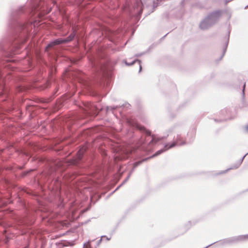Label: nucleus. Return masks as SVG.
<instances>
[{
    "instance_id": "f704fd0d",
    "label": "nucleus",
    "mask_w": 248,
    "mask_h": 248,
    "mask_svg": "<svg viewBox=\"0 0 248 248\" xmlns=\"http://www.w3.org/2000/svg\"><path fill=\"white\" fill-rule=\"evenodd\" d=\"M169 33H167L166 35H165L163 37H162V39H164L165 38V37L168 35Z\"/></svg>"
},
{
    "instance_id": "dca6fc26",
    "label": "nucleus",
    "mask_w": 248,
    "mask_h": 248,
    "mask_svg": "<svg viewBox=\"0 0 248 248\" xmlns=\"http://www.w3.org/2000/svg\"><path fill=\"white\" fill-rule=\"evenodd\" d=\"M169 146H170V143H166L165 144L164 148L162 149H161L157 151H156L154 155H153L152 156L149 157V159L157 156V155L161 154L162 153H164L166 151L168 150L170 148H169Z\"/></svg>"
},
{
    "instance_id": "b1692460",
    "label": "nucleus",
    "mask_w": 248,
    "mask_h": 248,
    "mask_svg": "<svg viewBox=\"0 0 248 248\" xmlns=\"http://www.w3.org/2000/svg\"><path fill=\"white\" fill-rule=\"evenodd\" d=\"M229 112V110H228V109H224V110H222L221 111V113L222 114H224L225 113L228 114Z\"/></svg>"
},
{
    "instance_id": "423d86ee",
    "label": "nucleus",
    "mask_w": 248,
    "mask_h": 248,
    "mask_svg": "<svg viewBox=\"0 0 248 248\" xmlns=\"http://www.w3.org/2000/svg\"><path fill=\"white\" fill-rule=\"evenodd\" d=\"M76 34V30L74 28H72V32L67 37L64 38H58L51 41L46 46L45 50L48 51L49 49L53 48L56 46L62 44H66L72 41L75 38Z\"/></svg>"
},
{
    "instance_id": "c85d7f7f",
    "label": "nucleus",
    "mask_w": 248,
    "mask_h": 248,
    "mask_svg": "<svg viewBox=\"0 0 248 248\" xmlns=\"http://www.w3.org/2000/svg\"><path fill=\"white\" fill-rule=\"evenodd\" d=\"M145 53H146V52H142V53H138V54H136L135 55V56H136V57H140V56H142V55H144V54H145Z\"/></svg>"
},
{
    "instance_id": "20e7f679",
    "label": "nucleus",
    "mask_w": 248,
    "mask_h": 248,
    "mask_svg": "<svg viewBox=\"0 0 248 248\" xmlns=\"http://www.w3.org/2000/svg\"><path fill=\"white\" fill-rule=\"evenodd\" d=\"M181 130V128L176 125H174L169 128L167 130V135L166 136L162 137L161 138H157L155 135L152 136V139L149 142V144H155L158 141L163 140V139L166 138L169 136V134L173 131L176 132L177 135L176 136L174 137L173 138V142L171 143H170V146H169V148H172L175 146H183L187 144L186 139L182 135V134L180 133V131Z\"/></svg>"
},
{
    "instance_id": "5701e85b",
    "label": "nucleus",
    "mask_w": 248,
    "mask_h": 248,
    "mask_svg": "<svg viewBox=\"0 0 248 248\" xmlns=\"http://www.w3.org/2000/svg\"><path fill=\"white\" fill-rule=\"evenodd\" d=\"M141 130H143L144 131V132L146 133V134L148 135V136H150L151 135V131H148L146 129H145L144 127H141L140 128Z\"/></svg>"
},
{
    "instance_id": "4c0bfd02",
    "label": "nucleus",
    "mask_w": 248,
    "mask_h": 248,
    "mask_svg": "<svg viewBox=\"0 0 248 248\" xmlns=\"http://www.w3.org/2000/svg\"><path fill=\"white\" fill-rule=\"evenodd\" d=\"M141 13H142V11H141V10H140V14H141Z\"/></svg>"
},
{
    "instance_id": "e433bc0d",
    "label": "nucleus",
    "mask_w": 248,
    "mask_h": 248,
    "mask_svg": "<svg viewBox=\"0 0 248 248\" xmlns=\"http://www.w3.org/2000/svg\"><path fill=\"white\" fill-rule=\"evenodd\" d=\"M21 90H22L21 88H19V91L20 92V91H21Z\"/></svg>"
},
{
    "instance_id": "4468645a",
    "label": "nucleus",
    "mask_w": 248,
    "mask_h": 248,
    "mask_svg": "<svg viewBox=\"0 0 248 248\" xmlns=\"http://www.w3.org/2000/svg\"><path fill=\"white\" fill-rule=\"evenodd\" d=\"M248 155V153H247L246 154H245L238 161H237L236 163H235L234 165H233L232 167L230 168H229L225 170H223L221 171V172H219L218 174H223L227 172L229 170L231 169H237L242 164L243 162L245 157Z\"/></svg>"
},
{
    "instance_id": "f8f14e48",
    "label": "nucleus",
    "mask_w": 248,
    "mask_h": 248,
    "mask_svg": "<svg viewBox=\"0 0 248 248\" xmlns=\"http://www.w3.org/2000/svg\"><path fill=\"white\" fill-rule=\"evenodd\" d=\"M85 108L84 109L85 113L87 114H91L94 113L95 111H97L98 108L94 106L93 104L91 103H87L85 105Z\"/></svg>"
},
{
    "instance_id": "a878e982",
    "label": "nucleus",
    "mask_w": 248,
    "mask_h": 248,
    "mask_svg": "<svg viewBox=\"0 0 248 248\" xmlns=\"http://www.w3.org/2000/svg\"><path fill=\"white\" fill-rule=\"evenodd\" d=\"M244 131L245 133L248 134V125H247L244 127Z\"/></svg>"
},
{
    "instance_id": "1a4fd4ad",
    "label": "nucleus",
    "mask_w": 248,
    "mask_h": 248,
    "mask_svg": "<svg viewBox=\"0 0 248 248\" xmlns=\"http://www.w3.org/2000/svg\"><path fill=\"white\" fill-rule=\"evenodd\" d=\"M222 13V11L221 10H216L209 13L206 17L214 25L219 20Z\"/></svg>"
},
{
    "instance_id": "6e6552de",
    "label": "nucleus",
    "mask_w": 248,
    "mask_h": 248,
    "mask_svg": "<svg viewBox=\"0 0 248 248\" xmlns=\"http://www.w3.org/2000/svg\"><path fill=\"white\" fill-rule=\"evenodd\" d=\"M29 237H28V245L24 247V248H28V247L31 246L33 247H36L40 243V238H37L36 235L33 233V232L31 231V232H29Z\"/></svg>"
},
{
    "instance_id": "ddd939ff",
    "label": "nucleus",
    "mask_w": 248,
    "mask_h": 248,
    "mask_svg": "<svg viewBox=\"0 0 248 248\" xmlns=\"http://www.w3.org/2000/svg\"><path fill=\"white\" fill-rule=\"evenodd\" d=\"M131 107V105L128 103H125V104H123L122 105H117V106H107L106 107V111L107 112L108 111H112V112L113 113V111L118 108H120L121 107L123 108H126L127 109L130 108V107Z\"/></svg>"
},
{
    "instance_id": "a211bd4d",
    "label": "nucleus",
    "mask_w": 248,
    "mask_h": 248,
    "mask_svg": "<svg viewBox=\"0 0 248 248\" xmlns=\"http://www.w3.org/2000/svg\"><path fill=\"white\" fill-rule=\"evenodd\" d=\"M229 36H230V32H229L228 36L227 37V41H226V42L225 44V45H224V48H223V50L222 54L220 56L219 60H221L223 58V57H224V55H225V53L226 52L227 48L228 47V43H229Z\"/></svg>"
},
{
    "instance_id": "72a5a7b5",
    "label": "nucleus",
    "mask_w": 248,
    "mask_h": 248,
    "mask_svg": "<svg viewBox=\"0 0 248 248\" xmlns=\"http://www.w3.org/2000/svg\"><path fill=\"white\" fill-rule=\"evenodd\" d=\"M135 168H134V167H133L132 169L130 171V172H129V173H131V175L132 174V173L134 172V170H135Z\"/></svg>"
},
{
    "instance_id": "c756f323",
    "label": "nucleus",
    "mask_w": 248,
    "mask_h": 248,
    "mask_svg": "<svg viewBox=\"0 0 248 248\" xmlns=\"http://www.w3.org/2000/svg\"><path fill=\"white\" fill-rule=\"evenodd\" d=\"M103 237H105V238H106V240H107V241H109V240H110V239H111V237H108V236H106V235H102V236H101V238H103Z\"/></svg>"
},
{
    "instance_id": "f3484780",
    "label": "nucleus",
    "mask_w": 248,
    "mask_h": 248,
    "mask_svg": "<svg viewBox=\"0 0 248 248\" xmlns=\"http://www.w3.org/2000/svg\"><path fill=\"white\" fill-rule=\"evenodd\" d=\"M125 64L127 66H131L133 64H134L136 62H139V64L140 65V68H139V72H140L142 69V66L141 65V61L138 59H136L133 60L131 62H127L126 61L124 60V61Z\"/></svg>"
},
{
    "instance_id": "58836bf2",
    "label": "nucleus",
    "mask_w": 248,
    "mask_h": 248,
    "mask_svg": "<svg viewBox=\"0 0 248 248\" xmlns=\"http://www.w3.org/2000/svg\"><path fill=\"white\" fill-rule=\"evenodd\" d=\"M39 14H40V13L38 14L37 16H38L39 15Z\"/></svg>"
},
{
    "instance_id": "f03ea898",
    "label": "nucleus",
    "mask_w": 248,
    "mask_h": 248,
    "mask_svg": "<svg viewBox=\"0 0 248 248\" xmlns=\"http://www.w3.org/2000/svg\"><path fill=\"white\" fill-rule=\"evenodd\" d=\"M90 63L93 73V77L88 78L80 71L73 72V76L82 84L93 96H105L101 91L108 86V78L110 74L105 63V60L98 57H93L90 59Z\"/></svg>"
},
{
    "instance_id": "0eeeda50",
    "label": "nucleus",
    "mask_w": 248,
    "mask_h": 248,
    "mask_svg": "<svg viewBox=\"0 0 248 248\" xmlns=\"http://www.w3.org/2000/svg\"><path fill=\"white\" fill-rule=\"evenodd\" d=\"M247 240H248V234L232 236L215 242L216 243L218 242L219 246H223L227 245H232Z\"/></svg>"
},
{
    "instance_id": "6ab92c4d",
    "label": "nucleus",
    "mask_w": 248,
    "mask_h": 248,
    "mask_svg": "<svg viewBox=\"0 0 248 248\" xmlns=\"http://www.w3.org/2000/svg\"><path fill=\"white\" fill-rule=\"evenodd\" d=\"M149 159V158L148 157H146L143 159H142V160L141 161H137L136 162H135L134 163V165H133V167H134V168H136V167H137L139 165H140V164H141L142 162H143L144 161H147V160Z\"/></svg>"
},
{
    "instance_id": "aec40b11",
    "label": "nucleus",
    "mask_w": 248,
    "mask_h": 248,
    "mask_svg": "<svg viewBox=\"0 0 248 248\" xmlns=\"http://www.w3.org/2000/svg\"><path fill=\"white\" fill-rule=\"evenodd\" d=\"M131 176V173H129V174L128 175V176L126 177V178L124 179V181L123 182V183L113 191L112 192V193H113L115 191H116L120 187H121L122 185H123L129 179L130 177Z\"/></svg>"
},
{
    "instance_id": "39448f33",
    "label": "nucleus",
    "mask_w": 248,
    "mask_h": 248,
    "mask_svg": "<svg viewBox=\"0 0 248 248\" xmlns=\"http://www.w3.org/2000/svg\"><path fill=\"white\" fill-rule=\"evenodd\" d=\"M19 200L21 201V204L26 211V214L24 217H21L18 222L19 225L22 226L23 229H24V228L33 224L34 222V217L33 214L28 209L25 202L22 201V200L20 198Z\"/></svg>"
},
{
    "instance_id": "7ed1b4c3",
    "label": "nucleus",
    "mask_w": 248,
    "mask_h": 248,
    "mask_svg": "<svg viewBox=\"0 0 248 248\" xmlns=\"http://www.w3.org/2000/svg\"><path fill=\"white\" fill-rule=\"evenodd\" d=\"M46 167L42 173L39 176V183H43L50 189L60 190L61 181L56 176V170L61 165L55 161H46Z\"/></svg>"
},
{
    "instance_id": "412c9836",
    "label": "nucleus",
    "mask_w": 248,
    "mask_h": 248,
    "mask_svg": "<svg viewBox=\"0 0 248 248\" xmlns=\"http://www.w3.org/2000/svg\"><path fill=\"white\" fill-rule=\"evenodd\" d=\"M194 224H192L191 221H188L187 222H186L185 226L186 228V230L185 231V232H186L187 230H188L192 225H193Z\"/></svg>"
},
{
    "instance_id": "7c9ffc66",
    "label": "nucleus",
    "mask_w": 248,
    "mask_h": 248,
    "mask_svg": "<svg viewBox=\"0 0 248 248\" xmlns=\"http://www.w3.org/2000/svg\"><path fill=\"white\" fill-rule=\"evenodd\" d=\"M102 238L101 237V238L98 241L97 243V245L98 246L100 245V244H101V243L102 242Z\"/></svg>"
},
{
    "instance_id": "2eb2a0df",
    "label": "nucleus",
    "mask_w": 248,
    "mask_h": 248,
    "mask_svg": "<svg viewBox=\"0 0 248 248\" xmlns=\"http://www.w3.org/2000/svg\"><path fill=\"white\" fill-rule=\"evenodd\" d=\"M196 134V130L194 128L190 129L187 133V138L186 139L187 144L191 143L194 140Z\"/></svg>"
},
{
    "instance_id": "bb28decb",
    "label": "nucleus",
    "mask_w": 248,
    "mask_h": 248,
    "mask_svg": "<svg viewBox=\"0 0 248 248\" xmlns=\"http://www.w3.org/2000/svg\"><path fill=\"white\" fill-rule=\"evenodd\" d=\"M228 119V118L225 117L223 119L219 120H217V119H215V121H216V122H222V121H226Z\"/></svg>"
},
{
    "instance_id": "9b49d317",
    "label": "nucleus",
    "mask_w": 248,
    "mask_h": 248,
    "mask_svg": "<svg viewBox=\"0 0 248 248\" xmlns=\"http://www.w3.org/2000/svg\"><path fill=\"white\" fill-rule=\"evenodd\" d=\"M213 25L212 22L206 16L200 23L199 27L202 30H206Z\"/></svg>"
},
{
    "instance_id": "393cba45",
    "label": "nucleus",
    "mask_w": 248,
    "mask_h": 248,
    "mask_svg": "<svg viewBox=\"0 0 248 248\" xmlns=\"http://www.w3.org/2000/svg\"><path fill=\"white\" fill-rule=\"evenodd\" d=\"M127 123L130 126H134V123L133 122H132L130 120H127Z\"/></svg>"
},
{
    "instance_id": "f257e3e1",
    "label": "nucleus",
    "mask_w": 248,
    "mask_h": 248,
    "mask_svg": "<svg viewBox=\"0 0 248 248\" xmlns=\"http://www.w3.org/2000/svg\"><path fill=\"white\" fill-rule=\"evenodd\" d=\"M30 8L21 7L13 11L11 15L9 27L13 32V36L4 45L0 44V51L7 57L16 54L21 45L27 40L34 26V20H30L29 17L41 11L44 4L42 0H30ZM5 61H0V86L3 89L5 88L7 79L12 78L11 75L5 78L4 70L7 69L14 71L15 69L14 66L8 63L10 60ZM7 74L11 75V73L9 72Z\"/></svg>"
},
{
    "instance_id": "c9c22d12",
    "label": "nucleus",
    "mask_w": 248,
    "mask_h": 248,
    "mask_svg": "<svg viewBox=\"0 0 248 248\" xmlns=\"http://www.w3.org/2000/svg\"><path fill=\"white\" fill-rule=\"evenodd\" d=\"M248 8V5L246 6L245 7V9H247Z\"/></svg>"
},
{
    "instance_id": "473e14b6",
    "label": "nucleus",
    "mask_w": 248,
    "mask_h": 248,
    "mask_svg": "<svg viewBox=\"0 0 248 248\" xmlns=\"http://www.w3.org/2000/svg\"><path fill=\"white\" fill-rule=\"evenodd\" d=\"M245 86H246V83H245L243 85V93L244 94V90H245Z\"/></svg>"
},
{
    "instance_id": "2f4dec72",
    "label": "nucleus",
    "mask_w": 248,
    "mask_h": 248,
    "mask_svg": "<svg viewBox=\"0 0 248 248\" xmlns=\"http://www.w3.org/2000/svg\"><path fill=\"white\" fill-rule=\"evenodd\" d=\"M85 246H86V248H88V246H90V242L88 241L87 245H86V243H84V247H85Z\"/></svg>"
},
{
    "instance_id": "9d476101",
    "label": "nucleus",
    "mask_w": 248,
    "mask_h": 248,
    "mask_svg": "<svg viewBox=\"0 0 248 248\" xmlns=\"http://www.w3.org/2000/svg\"><path fill=\"white\" fill-rule=\"evenodd\" d=\"M213 25L212 22L206 16L200 23L199 27L202 30H206Z\"/></svg>"
},
{
    "instance_id": "cd10ccee",
    "label": "nucleus",
    "mask_w": 248,
    "mask_h": 248,
    "mask_svg": "<svg viewBox=\"0 0 248 248\" xmlns=\"http://www.w3.org/2000/svg\"><path fill=\"white\" fill-rule=\"evenodd\" d=\"M139 143L140 145H143L144 144H145V141L144 140H143L142 139L140 140L139 141Z\"/></svg>"
},
{
    "instance_id": "4be33fe9",
    "label": "nucleus",
    "mask_w": 248,
    "mask_h": 248,
    "mask_svg": "<svg viewBox=\"0 0 248 248\" xmlns=\"http://www.w3.org/2000/svg\"><path fill=\"white\" fill-rule=\"evenodd\" d=\"M33 170H34L31 169V170H29L28 171H26L23 172L22 173V177L25 176L26 175H27V174H28L30 172L33 171Z\"/></svg>"
}]
</instances>
